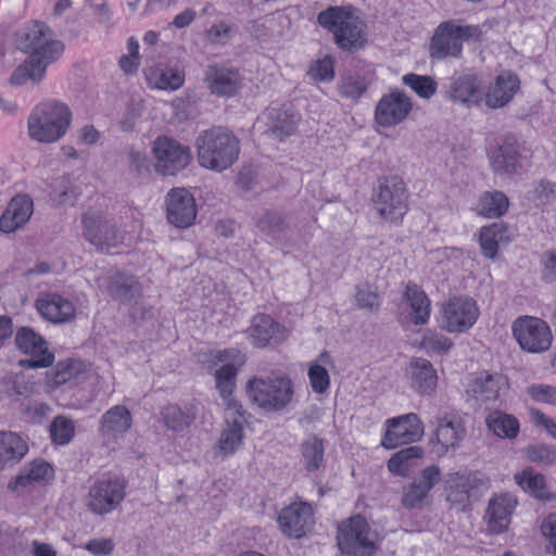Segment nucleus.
Here are the masks:
<instances>
[{"instance_id":"37998d69","label":"nucleus","mask_w":556,"mask_h":556,"mask_svg":"<svg viewBox=\"0 0 556 556\" xmlns=\"http://www.w3.org/2000/svg\"><path fill=\"white\" fill-rule=\"evenodd\" d=\"M509 200L502 191L484 192L478 203V212L489 218H498L507 212Z\"/></svg>"},{"instance_id":"f03ea898","label":"nucleus","mask_w":556,"mask_h":556,"mask_svg":"<svg viewBox=\"0 0 556 556\" xmlns=\"http://www.w3.org/2000/svg\"><path fill=\"white\" fill-rule=\"evenodd\" d=\"M199 164L220 173L235 164L240 153V141L222 127L202 131L195 141Z\"/></svg>"},{"instance_id":"6ab92c4d","label":"nucleus","mask_w":556,"mask_h":556,"mask_svg":"<svg viewBox=\"0 0 556 556\" xmlns=\"http://www.w3.org/2000/svg\"><path fill=\"white\" fill-rule=\"evenodd\" d=\"M84 237L97 249L115 247L121 237L117 229L100 212L87 211L83 218Z\"/></svg>"},{"instance_id":"052dcab7","label":"nucleus","mask_w":556,"mask_h":556,"mask_svg":"<svg viewBox=\"0 0 556 556\" xmlns=\"http://www.w3.org/2000/svg\"><path fill=\"white\" fill-rule=\"evenodd\" d=\"M115 547V543L112 539L99 538L90 540L85 548L94 556L110 555Z\"/></svg>"},{"instance_id":"2f4dec72","label":"nucleus","mask_w":556,"mask_h":556,"mask_svg":"<svg viewBox=\"0 0 556 556\" xmlns=\"http://www.w3.org/2000/svg\"><path fill=\"white\" fill-rule=\"evenodd\" d=\"M514 480L520 489L542 503L555 502V493L547 490L546 479L536 473L531 467L514 475Z\"/></svg>"},{"instance_id":"680f3d73","label":"nucleus","mask_w":556,"mask_h":556,"mask_svg":"<svg viewBox=\"0 0 556 556\" xmlns=\"http://www.w3.org/2000/svg\"><path fill=\"white\" fill-rule=\"evenodd\" d=\"M541 264L543 266V279L548 282L556 280V251H545L542 254Z\"/></svg>"},{"instance_id":"c03bdc74","label":"nucleus","mask_w":556,"mask_h":556,"mask_svg":"<svg viewBox=\"0 0 556 556\" xmlns=\"http://www.w3.org/2000/svg\"><path fill=\"white\" fill-rule=\"evenodd\" d=\"M256 227L265 235L277 238L289 229L285 215L279 211L266 210L256 220Z\"/></svg>"},{"instance_id":"cd10ccee","label":"nucleus","mask_w":556,"mask_h":556,"mask_svg":"<svg viewBox=\"0 0 556 556\" xmlns=\"http://www.w3.org/2000/svg\"><path fill=\"white\" fill-rule=\"evenodd\" d=\"M36 308L42 318L53 324L67 323L75 316L74 304L54 293H48L37 299Z\"/></svg>"},{"instance_id":"4468645a","label":"nucleus","mask_w":556,"mask_h":556,"mask_svg":"<svg viewBox=\"0 0 556 556\" xmlns=\"http://www.w3.org/2000/svg\"><path fill=\"white\" fill-rule=\"evenodd\" d=\"M15 344L24 354L31 356L20 359L18 364L22 368H48L54 362V355L49 352L47 341L31 328L21 327L15 334Z\"/></svg>"},{"instance_id":"423d86ee","label":"nucleus","mask_w":556,"mask_h":556,"mask_svg":"<svg viewBox=\"0 0 556 556\" xmlns=\"http://www.w3.org/2000/svg\"><path fill=\"white\" fill-rule=\"evenodd\" d=\"M337 542L343 556H374L379 548L377 532L361 515L339 526Z\"/></svg>"},{"instance_id":"58836bf2","label":"nucleus","mask_w":556,"mask_h":556,"mask_svg":"<svg viewBox=\"0 0 556 556\" xmlns=\"http://www.w3.org/2000/svg\"><path fill=\"white\" fill-rule=\"evenodd\" d=\"M503 386V378L498 375L482 372L471 384L473 396L484 403L498 399Z\"/></svg>"},{"instance_id":"4c0bfd02","label":"nucleus","mask_w":556,"mask_h":556,"mask_svg":"<svg viewBox=\"0 0 556 556\" xmlns=\"http://www.w3.org/2000/svg\"><path fill=\"white\" fill-rule=\"evenodd\" d=\"M412 387L420 394L434 391L438 382L437 371L432 364L425 358H415L410 362Z\"/></svg>"},{"instance_id":"ea45409f","label":"nucleus","mask_w":556,"mask_h":556,"mask_svg":"<svg viewBox=\"0 0 556 556\" xmlns=\"http://www.w3.org/2000/svg\"><path fill=\"white\" fill-rule=\"evenodd\" d=\"M301 462L307 471L318 470L324 463L325 444L324 440L309 435L300 444Z\"/></svg>"},{"instance_id":"79ce46f5","label":"nucleus","mask_w":556,"mask_h":556,"mask_svg":"<svg viewBox=\"0 0 556 556\" xmlns=\"http://www.w3.org/2000/svg\"><path fill=\"white\" fill-rule=\"evenodd\" d=\"M486 426L498 438L514 439L519 432V421L513 416L500 410L490 413L485 418Z\"/></svg>"},{"instance_id":"6e6552de","label":"nucleus","mask_w":556,"mask_h":556,"mask_svg":"<svg viewBox=\"0 0 556 556\" xmlns=\"http://www.w3.org/2000/svg\"><path fill=\"white\" fill-rule=\"evenodd\" d=\"M408 194L404 181L397 176L381 177L372 193L377 213L386 220L397 222L408 210Z\"/></svg>"},{"instance_id":"72a5a7b5","label":"nucleus","mask_w":556,"mask_h":556,"mask_svg":"<svg viewBox=\"0 0 556 556\" xmlns=\"http://www.w3.org/2000/svg\"><path fill=\"white\" fill-rule=\"evenodd\" d=\"M410 308V320L415 326L426 325L430 317L431 302L416 283L408 282L403 294Z\"/></svg>"},{"instance_id":"2eb2a0df","label":"nucleus","mask_w":556,"mask_h":556,"mask_svg":"<svg viewBox=\"0 0 556 556\" xmlns=\"http://www.w3.org/2000/svg\"><path fill=\"white\" fill-rule=\"evenodd\" d=\"M203 80L210 92L218 98L235 97L243 86L238 68L218 63L206 66Z\"/></svg>"},{"instance_id":"4be33fe9","label":"nucleus","mask_w":556,"mask_h":556,"mask_svg":"<svg viewBox=\"0 0 556 556\" xmlns=\"http://www.w3.org/2000/svg\"><path fill=\"white\" fill-rule=\"evenodd\" d=\"M447 97L454 103L471 108L482 102L484 89L477 75L462 74L452 80Z\"/></svg>"},{"instance_id":"4d7b16f0","label":"nucleus","mask_w":556,"mask_h":556,"mask_svg":"<svg viewBox=\"0 0 556 556\" xmlns=\"http://www.w3.org/2000/svg\"><path fill=\"white\" fill-rule=\"evenodd\" d=\"M308 378L314 392L321 394L328 390L330 377L324 366L313 364L308 369Z\"/></svg>"},{"instance_id":"8fccbe9b","label":"nucleus","mask_w":556,"mask_h":556,"mask_svg":"<svg viewBox=\"0 0 556 556\" xmlns=\"http://www.w3.org/2000/svg\"><path fill=\"white\" fill-rule=\"evenodd\" d=\"M355 304L358 308L367 309L369 312H377L380 307V298L376 288L369 283H359L355 288L354 294Z\"/></svg>"},{"instance_id":"e2e57ef3","label":"nucleus","mask_w":556,"mask_h":556,"mask_svg":"<svg viewBox=\"0 0 556 556\" xmlns=\"http://www.w3.org/2000/svg\"><path fill=\"white\" fill-rule=\"evenodd\" d=\"M530 416L535 426H542L547 433L556 440V420L546 416L544 413L536 408L530 409Z\"/></svg>"},{"instance_id":"0eeeda50","label":"nucleus","mask_w":556,"mask_h":556,"mask_svg":"<svg viewBox=\"0 0 556 556\" xmlns=\"http://www.w3.org/2000/svg\"><path fill=\"white\" fill-rule=\"evenodd\" d=\"M479 26H460L455 21L441 23L429 43V55L432 60L441 61L448 56L459 58L464 41L479 40L481 37Z\"/></svg>"},{"instance_id":"9d476101","label":"nucleus","mask_w":556,"mask_h":556,"mask_svg":"<svg viewBox=\"0 0 556 556\" xmlns=\"http://www.w3.org/2000/svg\"><path fill=\"white\" fill-rule=\"evenodd\" d=\"M126 488L127 481L119 476L99 479L89 488L86 505L94 515H108L122 505L126 497Z\"/></svg>"},{"instance_id":"9b49d317","label":"nucleus","mask_w":556,"mask_h":556,"mask_svg":"<svg viewBox=\"0 0 556 556\" xmlns=\"http://www.w3.org/2000/svg\"><path fill=\"white\" fill-rule=\"evenodd\" d=\"M479 309L469 298L454 296L443 303L438 317L441 329L451 333L467 331L476 323Z\"/></svg>"},{"instance_id":"f3484780","label":"nucleus","mask_w":556,"mask_h":556,"mask_svg":"<svg viewBox=\"0 0 556 556\" xmlns=\"http://www.w3.org/2000/svg\"><path fill=\"white\" fill-rule=\"evenodd\" d=\"M167 220L177 228L190 227L197 217V204L186 188H173L165 197Z\"/></svg>"},{"instance_id":"bb28decb","label":"nucleus","mask_w":556,"mask_h":556,"mask_svg":"<svg viewBox=\"0 0 556 556\" xmlns=\"http://www.w3.org/2000/svg\"><path fill=\"white\" fill-rule=\"evenodd\" d=\"M441 472L438 466L432 465L425 468L420 477L405 489L402 497L403 506L407 509L418 507L430 490L439 482Z\"/></svg>"},{"instance_id":"a18cd8bd","label":"nucleus","mask_w":556,"mask_h":556,"mask_svg":"<svg viewBox=\"0 0 556 556\" xmlns=\"http://www.w3.org/2000/svg\"><path fill=\"white\" fill-rule=\"evenodd\" d=\"M368 84L359 74L348 72L339 80L338 90L341 97L352 100L359 99L367 90Z\"/></svg>"},{"instance_id":"dca6fc26","label":"nucleus","mask_w":556,"mask_h":556,"mask_svg":"<svg viewBox=\"0 0 556 556\" xmlns=\"http://www.w3.org/2000/svg\"><path fill=\"white\" fill-rule=\"evenodd\" d=\"M387 426L382 440V446L387 450L416 442L424 433L422 424L414 413L390 418L387 420Z\"/></svg>"},{"instance_id":"5fc2aeb1","label":"nucleus","mask_w":556,"mask_h":556,"mask_svg":"<svg viewBox=\"0 0 556 556\" xmlns=\"http://www.w3.org/2000/svg\"><path fill=\"white\" fill-rule=\"evenodd\" d=\"M501 225L493 224L489 227H483L480 231V247L483 254L493 258L498 250L497 236L501 232Z\"/></svg>"},{"instance_id":"a211bd4d","label":"nucleus","mask_w":556,"mask_h":556,"mask_svg":"<svg viewBox=\"0 0 556 556\" xmlns=\"http://www.w3.org/2000/svg\"><path fill=\"white\" fill-rule=\"evenodd\" d=\"M413 109L412 100L401 91L384 94L375 109V122L381 127H392L404 122Z\"/></svg>"},{"instance_id":"de8ad7c7","label":"nucleus","mask_w":556,"mask_h":556,"mask_svg":"<svg viewBox=\"0 0 556 556\" xmlns=\"http://www.w3.org/2000/svg\"><path fill=\"white\" fill-rule=\"evenodd\" d=\"M422 448L420 446H409L402 448L391 456L388 462V469L394 473L403 476L405 469L409 467V462L422 456Z\"/></svg>"},{"instance_id":"6e6d98bb","label":"nucleus","mask_w":556,"mask_h":556,"mask_svg":"<svg viewBox=\"0 0 556 556\" xmlns=\"http://www.w3.org/2000/svg\"><path fill=\"white\" fill-rule=\"evenodd\" d=\"M81 367L83 364L80 362L73 359H66L58 363L52 376L53 384L62 386L68 382L81 371Z\"/></svg>"},{"instance_id":"3c124183","label":"nucleus","mask_w":556,"mask_h":556,"mask_svg":"<svg viewBox=\"0 0 556 556\" xmlns=\"http://www.w3.org/2000/svg\"><path fill=\"white\" fill-rule=\"evenodd\" d=\"M49 430L51 440L55 444L64 445L73 439L75 426L71 419L64 416H58L50 424Z\"/></svg>"},{"instance_id":"bf43d9fd","label":"nucleus","mask_w":556,"mask_h":556,"mask_svg":"<svg viewBox=\"0 0 556 556\" xmlns=\"http://www.w3.org/2000/svg\"><path fill=\"white\" fill-rule=\"evenodd\" d=\"M528 392L538 402L556 404V387L545 384L531 386Z\"/></svg>"},{"instance_id":"c9c22d12","label":"nucleus","mask_w":556,"mask_h":556,"mask_svg":"<svg viewBox=\"0 0 556 556\" xmlns=\"http://www.w3.org/2000/svg\"><path fill=\"white\" fill-rule=\"evenodd\" d=\"M267 117L268 131L280 140L291 136L300 121L299 114L293 109L286 108H271Z\"/></svg>"},{"instance_id":"338daca9","label":"nucleus","mask_w":556,"mask_h":556,"mask_svg":"<svg viewBox=\"0 0 556 556\" xmlns=\"http://www.w3.org/2000/svg\"><path fill=\"white\" fill-rule=\"evenodd\" d=\"M533 198L538 200H548L556 194V184L542 179L538 182L532 191Z\"/></svg>"},{"instance_id":"412c9836","label":"nucleus","mask_w":556,"mask_h":556,"mask_svg":"<svg viewBox=\"0 0 556 556\" xmlns=\"http://www.w3.org/2000/svg\"><path fill=\"white\" fill-rule=\"evenodd\" d=\"M278 523L285 534L299 539L313 525L312 507L306 503L292 504L281 510Z\"/></svg>"},{"instance_id":"c756f323","label":"nucleus","mask_w":556,"mask_h":556,"mask_svg":"<svg viewBox=\"0 0 556 556\" xmlns=\"http://www.w3.org/2000/svg\"><path fill=\"white\" fill-rule=\"evenodd\" d=\"M438 421L435 429L437 442L444 452L450 447H457L467 433L463 418L457 413H445L438 418Z\"/></svg>"},{"instance_id":"5701e85b","label":"nucleus","mask_w":556,"mask_h":556,"mask_svg":"<svg viewBox=\"0 0 556 556\" xmlns=\"http://www.w3.org/2000/svg\"><path fill=\"white\" fill-rule=\"evenodd\" d=\"M131 422L129 409L124 405H115L101 416L99 434L104 443L116 441L130 429Z\"/></svg>"},{"instance_id":"7ed1b4c3","label":"nucleus","mask_w":556,"mask_h":556,"mask_svg":"<svg viewBox=\"0 0 556 556\" xmlns=\"http://www.w3.org/2000/svg\"><path fill=\"white\" fill-rule=\"evenodd\" d=\"M71 122L72 112L66 104L45 101L37 104L28 116V136L39 143H54L65 136Z\"/></svg>"},{"instance_id":"aec40b11","label":"nucleus","mask_w":556,"mask_h":556,"mask_svg":"<svg viewBox=\"0 0 556 556\" xmlns=\"http://www.w3.org/2000/svg\"><path fill=\"white\" fill-rule=\"evenodd\" d=\"M248 332L253 344L257 348L280 344L289 336V331L285 326L265 314H258L252 319Z\"/></svg>"},{"instance_id":"20e7f679","label":"nucleus","mask_w":556,"mask_h":556,"mask_svg":"<svg viewBox=\"0 0 556 556\" xmlns=\"http://www.w3.org/2000/svg\"><path fill=\"white\" fill-rule=\"evenodd\" d=\"M318 24L333 35L336 45L345 51H356L367 42L366 24L349 8L330 7L318 13Z\"/></svg>"},{"instance_id":"ddd939ff","label":"nucleus","mask_w":556,"mask_h":556,"mask_svg":"<svg viewBox=\"0 0 556 556\" xmlns=\"http://www.w3.org/2000/svg\"><path fill=\"white\" fill-rule=\"evenodd\" d=\"M155 156V170L162 175H175L185 169L191 161L189 147L177 140L161 136L153 143Z\"/></svg>"},{"instance_id":"09e8293b","label":"nucleus","mask_w":556,"mask_h":556,"mask_svg":"<svg viewBox=\"0 0 556 556\" xmlns=\"http://www.w3.org/2000/svg\"><path fill=\"white\" fill-rule=\"evenodd\" d=\"M403 83L424 99H429L437 92L438 85L431 76L409 73L403 76Z\"/></svg>"},{"instance_id":"f704fd0d","label":"nucleus","mask_w":556,"mask_h":556,"mask_svg":"<svg viewBox=\"0 0 556 556\" xmlns=\"http://www.w3.org/2000/svg\"><path fill=\"white\" fill-rule=\"evenodd\" d=\"M197 415L198 409L193 403H186L182 406L168 404L161 410L165 427L174 432H182L189 428Z\"/></svg>"},{"instance_id":"774afa93","label":"nucleus","mask_w":556,"mask_h":556,"mask_svg":"<svg viewBox=\"0 0 556 556\" xmlns=\"http://www.w3.org/2000/svg\"><path fill=\"white\" fill-rule=\"evenodd\" d=\"M255 180H256V176H255L254 170L250 167H244L239 172L236 185L240 189H242L244 191H249L253 188Z\"/></svg>"},{"instance_id":"e433bc0d","label":"nucleus","mask_w":556,"mask_h":556,"mask_svg":"<svg viewBox=\"0 0 556 556\" xmlns=\"http://www.w3.org/2000/svg\"><path fill=\"white\" fill-rule=\"evenodd\" d=\"M28 452L27 442L12 431H0V467L18 463Z\"/></svg>"},{"instance_id":"1a4fd4ad","label":"nucleus","mask_w":556,"mask_h":556,"mask_svg":"<svg viewBox=\"0 0 556 556\" xmlns=\"http://www.w3.org/2000/svg\"><path fill=\"white\" fill-rule=\"evenodd\" d=\"M490 486V479L480 471H455L444 478L445 498L451 507L465 510L472 497H479Z\"/></svg>"},{"instance_id":"c85d7f7f","label":"nucleus","mask_w":556,"mask_h":556,"mask_svg":"<svg viewBox=\"0 0 556 556\" xmlns=\"http://www.w3.org/2000/svg\"><path fill=\"white\" fill-rule=\"evenodd\" d=\"M491 166L497 174H514L521 167L520 148L517 140L507 136L491 154Z\"/></svg>"},{"instance_id":"393cba45","label":"nucleus","mask_w":556,"mask_h":556,"mask_svg":"<svg viewBox=\"0 0 556 556\" xmlns=\"http://www.w3.org/2000/svg\"><path fill=\"white\" fill-rule=\"evenodd\" d=\"M520 81L517 75L509 72L500 74L494 83L484 91V101L492 110L507 105L519 90Z\"/></svg>"},{"instance_id":"603ef678","label":"nucleus","mask_w":556,"mask_h":556,"mask_svg":"<svg viewBox=\"0 0 556 556\" xmlns=\"http://www.w3.org/2000/svg\"><path fill=\"white\" fill-rule=\"evenodd\" d=\"M155 87L163 90H176L184 85L185 76L174 68H156L153 74Z\"/></svg>"},{"instance_id":"f257e3e1","label":"nucleus","mask_w":556,"mask_h":556,"mask_svg":"<svg viewBox=\"0 0 556 556\" xmlns=\"http://www.w3.org/2000/svg\"><path fill=\"white\" fill-rule=\"evenodd\" d=\"M15 45L18 50L29 53V56L12 73L10 83L22 86L30 80L41 81L47 66L55 61L63 50L61 41L53 38L51 28L35 22L15 31Z\"/></svg>"},{"instance_id":"49530a36","label":"nucleus","mask_w":556,"mask_h":556,"mask_svg":"<svg viewBox=\"0 0 556 556\" xmlns=\"http://www.w3.org/2000/svg\"><path fill=\"white\" fill-rule=\"evenodd\" d=\"M243 438V428L241 422L235 420L228 422L227 427L222 431L218 444L224 455L233 453L241 444Z\"/></svg>"},{"instance_id":"f8f14e48","label":"nucleus","mask_w":556,"mask_h":556,"mask_svg":"<svg viewBox=\"0 0 556 556\" xmlns=\"http://www.w3.org/2000/svg\"><path fill=\"white\" fill-rule=\"evenodd\" d=\"M513 333L520 348L530 353L549 349L552 332L547 324L536 317L521 316L513 324Z\"/></svg>"},{"instance_id":"473e14b6","label":"nucleus","mask_w":556,"mask_h":556,"mask_svg":"<svg viewBox=\"0 0 556 556\" xmlns=\"http://www.w3.org/2000/svg\"><path fill=\"white\" fill-rule=\"evenodd\" d=\"M52 477L53 469L47 462L34 460L21 469L20 473L9 482L8 489L20 493L31 483L46 481Z\"/></svg>"},{"instance_id":"69168bd1","label":"nucleus","mask_w":556,"mask_h":556,"mask_svg":"<svg viewBox=\"0 0 556 556\" xmlns=\"http://www.w3.org/2000/svg\"><path fill=\"white\" fill-rule=\"evenodd\" d=\"M424 344L426 348L437 352H447L452 348L453 342L444 336L432 334L424 338Z\"/></svg>"},{"instance_id":"a19ab883","label":"nucleus","mask_w":556,"mask_h":556,"mask_svg":"<svg viewBox=\"0 0 556 556\" xmlns=\"http://www.w3.org/2000/svg\"><path fill=\"white\" fill-rule=\"evenodd\" d=\"M238 370L233 364L223 365L215 372L216 388L219 391L220 396L226 401L229 408H233L239 413L241 405L231 399L232 391L236 386V377Z\"/></svg>"},{"instance_id":"864d4df0","label":"nucleus","mask_w":556,"mask_h":556,"mask_svg":"<svg viewBox=\"0 0 556 556\" xmlns=\"http://www.w3.org/2000/svg\"><path fill=\"white\" fill-rule=\"evenodd\" d=\"M526 456L533 463L552 466L556 463V447L545 443L533 444L526 448Z\"/></svg>"},{"instance_id":"7c9ffc66","label":"nucleus","mask_w":556,"mask_h":556,"mask_svg":"<svg viewBox=\"0 0 556 556\" xmlns=\"http://www.w3.org/2000/svg\"><path fill=\"white\" fill-rule=\"evenodd\" d=\"M106 291L114 301L128 304L141 296L142 287L135 276L118 271L109 277Z\"/></svg>"},{"instance_id":"39448f33","label":"nucleus","mask_w":556,"mask_h":556,"mask_svg":"<svg viewBox=\"0 0 556 556\" xmlns=\"http://www.w3.org/2000/svg\"><path fill=\"white\" fill-rule=\"evenodd\" d=\"M249 400L265 413H280L292 402L294 389L286 375H268L250 379L245 387Z\"/></svg>"},{"instance_id":"13d9d810","label":"nucleus","mask_w":556,"mask_h":556,"mask_svg":"<svg viewBox=\"0 0 556 556\" xmlns=\"http://www.w3.org/2000/svg\"><path fill=\"white\" fill-rule=\"evenodd\" d=\"M311 73L315 79L321 81L331 80L334 76L333 60L330 56H325L321 60L315 62L311 68Z\"/></svg>"},{"instance_id":"b1692460","label":"nucleus","mask_w":556,"mask_h":556,"mask_svg":"<svg viewBox=\"0 0 556 556\" xmlns=\"http://www.w3.org/2000/svg\"><path fill=\"white\" fill-rule=\"evenodd\" d=\"M517 504V497L511 493H502L490 500L486 517L491 532L501 534L508 529L510 517Z\"/></svg>"},{"instance_id":"a878e982","label":"nucleus","mask_w":556,"mask_h":556,"mask_svg":"<svg viewBox=\"0 0 556 556\" xmlns=\"http://www.w3.org/2000/svg\"><path fill=\"white\" fill-rule=\"evenodd\" d=\"M34 211L33 200L25 194L14 197L0 216V231L10 233L23 227Z\"/></svg>"},{"instance_id":"0e129e2a","label":"nucleus","mask_w":556,"mask_h":556,"mask_svg":"<svg viewBox=\"0 0 556 556\" xmlns=\"http://www.w3.org/2000/svg\"><path fill=\"white\" fill-rule=\"evenodd\" d=\"M542 534L549 541L556 554V514H549L541 523Z\"/></svg>"}]
</instances>
